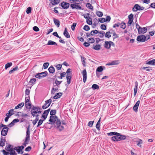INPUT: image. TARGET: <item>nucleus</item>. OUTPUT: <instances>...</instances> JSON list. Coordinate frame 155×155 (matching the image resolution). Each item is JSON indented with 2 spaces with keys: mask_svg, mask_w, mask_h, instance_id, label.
<instances>
[{
  "mask_svg": "<svg viewBox=\"0 0 155 155\" xmlns=\"http://www.w3.org/2000/svg\"><path fill=\"white\" fill-rule=\"evenodd\" d=\"M5 150L8 151L10 152L13 149V146L10 144H9L7 147L5 148Z\"/></svg>",
  "mask_w": 155,
  "mask_h": 155,
  "instance_id": "nucleus-19",
  "label": "nucleus"
},
{
  "mask_svg": "<svg viewBox=\"0 0 155 155\" xmlns=\"http://www.w3.org/2000/svg\"><path fill=\"white\" fill-rule=\"evenodd\" d=\"M14 114V109H10L8 112V113H7L6 115L10 117L12 115Z\"/></svg>",
  "mask_w": 155,
  "mask_h": 155,
  "instance_id": "nucleus-15",
  "label": "nucleus"
},
{
  "mask_svg": "<svg viewBox=\"0 0 155 155\" xmlns=\"http://www.w3.org/2000/svg\"><path fill=\"white\" fill-rule=\"evenodd\" d=\"M52 100L51 99L47 100L45 101V104L42 106V108L45 109L48 107L50 106Z\"/></svg>",
  "mask_w": 155,
  "mask_h": 155,
  "instance_id": "nucleus-6",
  "label": "nucleus"
},
{
  "mask_svg": "<svg viewBox=\"0 0 155 155\" xmlns=\"http://www.w3.org/2000/svg\"><path fill=\"white\" fill-rule=\"evenodd\" d=\"M54 21L55 24L58 27H59L60 23L59 21L55 18H54Z\"/></svg>",
  "mask_w": 155,
  "mask_h": 155,
  "instance_id": "nucleus-22",
  "label": "nucleus"
},
{
  "mask_svg": "<svg viewBox=\"0 0 155 155\" xmlns=\"http://www.w3.org/2000/svg\"><path fill=\"white\" fill-rule=\"evenodd\" d=\"M56 110H51L50 112V114L51 116H53L56 113Z\"/></svg>",
  "mask_w": 155,
  "mask_h": 155,
  "instance_id": "nucleus-41",
  "label": "nucleus"
},
{
  "mask_svg": "<svg viewBox=\"0 0 155 155\" xmlns=\"http://www.w3.org/2000/svg\"><path fill=\"white\" fill-rule=\"evenodd\" d=\"M62 82V81H59L57 79H56L55 81V84H56L57 86H58Z\"/></svg>",
  "mask_w": 155,
  "mask_h": 155,
  "instance_id": "nucleus-48",
  "label": "nucleus"
},
{
  "mask_svg": "<svg viewBox=\"0 0 155 155\" xmlns=\"http://www.w3.org/2000/svg\"><path fill=\"white\" fill-rule=\"evenodd\" d=\"M9 154L10 155H16L17 153L13 149L9 152Z\"/></svg>",
  "mask_w": 155,
  "mask_h": 155,
  "instance_id": "nucleus-42",
  "label": "nucleus"
},
{
  "mask_svg": "<svg viewBox=\"0 0 155 155\" xmlns=\"http://www.w3.org/2000/svg\"><path fill=\"white\" fill-rule=\"evenodd\" d=\"M38 120V118L37 117H36V119L33 121L32 124L34 125H35V124H36Z\"/></svg>",
  "mask_w": 155,
  "mask_h": 155,
  "instance_id": "nucleus-57",
  "label": "nucleus"
},
{
  "mask_svg": "<svg viewBox=\"0 0 155 155\" xmlns=\"http://www.w3.org/2000/svg\"><path fill=\"white\" fill-rule=\"evenodd\" d=\"M137 145L140 147H141V144L143 143V141L140 139H138V140L136 141Z\"/></svg>",
  "mask_w": 155,
  "mask_h": 155,
  "instance_id": "nucleus-23",
  "label": "nucleus"
},
{
  "mask_svg": "<svg viewBox=\"0 0 155 155\" xmlns=\"http://www.w3.org/2000/svg\"><path fill=\"white\" fill-rule=\"evenodd\" d=\"M48 70L50 73L53 74L55 71L54 68L52 66H51L48 69Z\"/></svg>",
  "mask_w": 155,
  "mask_h": 155,
  "instance_id": "nucleus-26",
  "label": "nucleus"
},
{
  "mask_svg": "<svg viewBox=\"0 0 155 155\" xmlns=\"http://www.w3.org/2000/svg\"><path fill=\"white\" fill-rule=\"evenodd\" d=\"M63 34L64 36L67 38H69L70 37L69 33L67 31V28H65V29L64 30Z\"/></svg>",
  "mask_w": 155,
  "mask_h": 155,
  "instance_id": "nucleus-14",
  "label": "nucleus"
},
{
  "mask_svg": "<svg viewBox=\"0 0 155 155\" xmlns=\"http://www.w3.org/2000/svg\"><path fill=\"white\" fill-rule=\"evenodd\" d=\"M101 28L103 30H106L107 29L106 26L104 24H102L101 25Z\"/></svg>",
  "mask_w": 155,
  "mask_h": 155,
  "instance_id": "nucleus-50",
  "label": "nucleus"
},
{
  "mask_svg": "<svg viewBox=\"0 0 155 155\" xmlns=\"http://www.w3.org/2000/svg\"><path fill=\"white\" fill-rule=\"evenodd\" d=\"M147 28L146 27L142 28L141 27L139 29H138V33L139 34H144L147 32Z\"/></svg>",
  "mask_w": 155,
  "mask_h": 155,
  "instance_id": "nucleus-12",
  "label": "nucleus"
},
{
  "mask_svg": "<svg viewBox=\"0 0 155 155\" xmlns=\"http://www.w3.org/2000/svg\"><path fill=\"white\" fill-rule=\"evenodd\" d=\"M146 37L144 35H141L137 36V41L141 42H144L146 40Z\"/></svg>",
  "mask_w": 155,
  "mask_h": 155,
  "instance_id": "nucleus-5",
  "label": "nucleus"
},
{
  "mask_svg": "<svg viewBox=\"0 0 155 155\" xmlns=\"http://www.w3.org/2000/svg\"><path fill=\"white\" fill-rule=\"evenodd\" d=\"M36 81V79L34 78L31 79L29 83H30L31 85L35 83V82Z\"/></svg>",
  "mask_w": 155,
  "mask_h": 155,
  "instance_id": "nucleus-33",
  "label": "nucleus"
},
{
  "mask_svg": "<svg viewBox=\"0 0 155 155\" xmlns=\"http://www.w3.org/2000/svg\"><path fill=\"white\" fill-rule=\"evenodd\" d=\"M49 121L50 122L47 123V124H54L55 123L56 124L55 127L60 131L64 129V127L63 126L61 125V122L60 120L58 119V117L56 116H51Z\"/></svg>",
  "mask_w": 155,
  "mask_h": 155,
  "instance_id": "nucleus-1",
  "label": "nucleus"
},
{
  "mask_svg": "<svg viewBox=\"0 0 155 155\" xmlns=\"http://www.w3.org/2000/svg\"><path fill=\"white\" fill-rule=\"evenodd\" d=\"M30 132L29 131V127L28 126L27 128V130L26 131V136L30 137Z\"/></svg>",
  "mask_w": 155,
  "mask_h": 155,
  "instance_id": "nucleus-45",
  "label": "nucleus"
},
{
  "mask_svg": "<svg viewBox=\"0 0 155 155\" xmlns=\"http://www.w3.org/2000/svg\"><path fill=\"white\" fill-rule=\"evenodd\" d=\"M48 114L47 113H45V111H44V112L42 115V117L44 119V120H45L46 119Z\"/></svg>",
  "mask_w": 155,
  "mask_h": 155,
  "instance_id": "nucleus-39",
  "label": "nucleus"
},
{
  "mask_svg": "<svg viewBox=\"0 0 155 155\" xmlns=\"http://www.w3.org/2000/svg\"><path fill=\"white\" fill-rule=\"evenodd\" d=\"M61 67L62 65L61 64H57L56 66L57 69L58 70H61Z\"/></svg>",
  "mask_w": 155,
  "mask_h": 155,
  "instance_id": "nucleus-60",
  "label": "nucleus"
},
{
  "mask_svg": "<svg viewBox=\"0 0 155 155\" xmlns=\"http://www.w3.org/2000/svg\"><path fill=\"white\" fill-rule=\"evenodd\" d=\"M110 34V31L107 32L105 35V37L108 38H109L111 36Z\"/></svg>",
  "mask_w": 155,
  "mask_h": 155,
  "instance_id": "nucleus-36",
  "label": "nucleus"
},
{
  "mask_svg": "<svg viewBox=\"0 0 155 155\" xmlns=\"http://www.w3.org/2000/svg\"><path fill=\"white\" fill-rule=\"evenodd\" d=\"M13 149L14 150V151L15 150H16L17 151V152H18V153H19V146H18L17 147H15L14 148H13Z\"/></svg>",
  "mask_w": 155,
  "mask_h": 155,
  "instance_id": "nucleus-52",
  "label": "nucleus"
},
{
  "mask_svg": "<svg viewBox=\"0 0 155 155\" xmlns=\"http://www.w3.org/2000/svg\"><path fill=\"white\" fill-rule=\"evenodd\" d=\"M86 6L88 8L92 10L93 9V7L91 5L90 3H87L86 5Z\"/></svg>",
  "mask_w": 155,
  "mask_h": 155,
  "instance_id": "nucleus-30",
  "label": "nucleus"
},
{
  "mask_svg": "<svg viewBox=\"0 0 155 155\" xmlns=\"http://www.w3.org/2000/svg\"><path fill=\"white\" fill-rule=\"evenodd\" d=\"M96 14L100 17H101L103 15V13L102 12L99 11L97 12Z\"/></svg>",
  "mask_w": 155,
  "mask_h": 155,
  "instance_id": "nucleus-38",
  "label": "nucleus"
},
{
  "mask_svg": "<svg viewBox=\"0 0 155 155\" xmlns=\"http://www.w3.org/2000/svg\"><path fill=\"white\" fill-rule=\"evenodd\" d=\"M83 79L84 83H85L87 79V73L85 69H84L82 72Z\"/></svg>",
  "mask_w": 155,
  "mask_h": 155,
  "instance_id": "nucleus-9",
  "label": "nucleus"
},
{
  "mask_svg": "<svg viewBox=\"0 0 155 155\" xmlns=\"http://www.w3.org/2000/svg\"><path fill=\"white\" fill-rule=\"evenodd\" d=\"M87 40L88 41H89L90 43H94L95 41L93 38H89Z\"/></svg>",
  "mask_w": 155,
  "mask_h": 155,
  "instance_id": "nucleus-43",
  "label": "nucleus"
},
{
  "mask_svg": "<svg viewBox=\"0 0 155 155\" xmlns=\"http://www.w3.org/2000/svg\"><path fill=\"white\" fill-rule=\"evenodd\" d=\"M147 64L151 65H155V59H153L148 61Z\"/></svg>",
  "mask_w": 155,
  "mask_h": 155,
  "instance_id": "nucleus-21",
  "label": "nucleus"
},
{
  "mask_svg": "<svg viewBox=\"0 0 155 155\" xmlns=\"http://www.w3.org/2000/svg\"><path fill=\"white\" fill-rule=\"evenodd\" d=\"M90 29V27L87 25H85L83 28V29L86 31L89 30Z\"/></svg>",
  "mask_w": 155,
  "mask_h": 155,
  "instance_id": "nucleus-56",
  "label": "nucleus"
},
{
  "mask_svg": "<svg viewBox=\"0 0 155 155\" xmlns=\"http://www.w3.org/2000/svg\"><path fill=\"white\" fill-rule=\"evenodd\" d=\"M99 33L100 34V35H99L100 37L101 38H102L104 36V34L105 33V32L104 31H102V32L100 31L99 32Z\"/></svg>",
  "mask_w": 155,
  "mask_h": 155,
  "instance_id": "nucleus-44",
  "label": "nucleus"
},
{
  "mask_svg": "<svg viewBox=\"0 0 155 155\" xmlns=\"http://www.w3.org/2000/svg\"><path fill=\"white\" fill-rule=\"evenodd\" d=\"M41 108L38 107L33 106L31 110V113L33 117H38L39 114L41 113Z\"/></svg>",
  "mask_w": 155,
  "mask_h": 155,
  "instance_id": "nucleus-2",
  "label": "nucleus"
},
{
  "mask_svg": "<svg viewBox=\"0 0 155 155\" xmlns=\"http://www.w3.org/2000/svg\"><path fill=\"white\" fill-rule=\"evenodd\" d=\"M49 63L48 62L44 63L43 64L44 68L45 69L47 68L49 65Z\"/></svg>",
  "mask_w": 155,
  "mask_h": 155,
  "instance_id": "nucleus-54",
  "label": "nucleus"
},
{
  "mask_svg": "<svg viewBox=\"0 0 155 155\" xmlns=\"http://www.w3.org/2000/svg\"><path fill=\"white\" fill-rule=\"evenodd\" d=\"M71 70L70 68H68L67 69L66 71V73L67 74V75L70 74V75H71Z\"/></svg>",
  "mask_w": 155,
  "mask_h": 155,
  "instance_id": "nucleus-61",
  "label": "nucleus"
},
{
  "mask_svg": "<svg viewBox=\"0 0 155 155\" xmlns=\"http://www.w3.org/2000/svg\"><path fill=\"white\" fill-rule=\"evenodd\" d=\"M77 25L76 23H74L71 26V28L72 30L74 31L75 29V27H76Z\"/></svg>",
  "mask_w": 155,
  "mask_h": 155,
  "instance_id": "nucleus-59",
  "label": "nucleus"
},
{
  "mask_svg": "<svg viewBox=\"0 0 155 155\" xmlns=\"http://www.w3.org/2000/svg\"><path fill=\"white\" fill-rule=\"evenodd\" d=\"M120 28L123 29H124L126 28V24L124 22H122L120 24Z\"/></svg>",
  "mask_w": 155,
  "mask_h": 155,
  "instance_id": "nucleus-51",
  "label": "nucleus"
},
{
  "mask_svg": "<svg viewBox=\"0 0 155 155\" xmlns=\"http://www.w3.org/2000/svg\"><path fill=\"white\" fill-rule=\"evenodd\" d=\"M114 44L111 41H105L104 46L105 48L109 49L110 48L111 45L114 46Z\"/></svg>",
  "mask_w": 155,
  "mask_h": 155,
  "instance_id": "nucleus-3",
  "label": "nucleus"
},
{
  "mask_svg": "<svg viewBox=\"0 0 155 155\" xmlns=\"http://www.w3.org/2000/svg\"><path fill=\"white\" fill-rule=\"evenodd\" d=\"M31 7H29L26 9V13L27 14H29L31 13Z\"/></svg>",
  "mask_w": 155,
  "mask_h": 155,
  "instance_id": "nucleus-47",
  "label": "nucleus"
},
{
  "mask_svg": "<svg viewBox=\"0 0 155 155\" xmlns=\"http://www.w3.org/2000/svg\"><path fill=\"white\" fill-rule=\"evenodd\" d=\"M62 94V93L61 92L57 93L53 97L54 99H57L60 97Z\"/></svg>",
  "mask_w": 155,
  "mask_h": 155,
  "instance_id": "nucleus-17",
  "label": "nucleus"
},
{
  "mask_svg": "<svg viewBox=\"0 0 155 155\" xmlns=\"http://www.w3.org/2000/svg\"><path fill=\"white\" fill-rule=\"evenodd\" d=\"M140 103V101H138L135 104L133 107V109L135 112L137 111V109Z\"/></svg>",
  "mask_w": 155,
  "mask_h": 155,
  "instance_id": "nucleus-13",
  "label": "nucleus"
},
{
  "mask_svg": "<svg viewBox=\"0 0 155 155\" xmlns=\"http://www.w3.org/2000/svg\"><path fill=\"white\" fill-rule=\"evenodd\" d=\"M25 106L27 108L30 109L31 107V104L30 103H25Z\"/></svg>",
  "mask_w": 155,
  "mask_h": 155,
  "instance_id": "nucleus-40",
  "label": "nucleus"
},
{
  "mask_svg": "<svg viewBox=\"0 0 155 155\" xmlns=\"http://www.w3.org/2000/svg\"><path fill=\"white\" fill-rule=\"evenodd\" d=\"M8 128L6 127H4L1 132V134L3 136H5L7 135L8 131Z\"/></svg>",
  "mask_w": 155,
  "mask_h": 155,
  "instance_id": "nucleus-7",
  "label": "nucleus"
},
{
  "mask_svg": "<svg viewBox=\"0 0 155 155\" xmlns=\"http://www.w3.org/2000/svg\"><path fill=\"white\" fill-rule=\"evenodd\" d=\"M144 9L143 7H141L137 4H135L132 9L133 12H136L137 10H142Z\"/></svg>",
  "mask_w": 155,
  "mask_h": 155,
  "instance_id": "nucleus-4",
  "label": "nucleus"
},
{
  "mask_svg": "<svg viewBox=\"0 0 155 155\" xmlns=\"http://www.w3.org/2000/svg\"><path fill=\"white\" fill-rule=\"evenodd\" d=\"M39 73L40 75V76H41V78H43L47 76V72L46 71H45V72H42Z\"/></svg>",
  "mask_w": 155,
  "mask_h": 155,
  "instance_id": "nucleus-25",
  "label": "nucleus"
},
{
  "mask_svg": "<svg viewBox=\"0 0 155 155\" xmlns=\"http://www.w3.org/2000/svg\"><path fill=\"white\" fill-rule=\"evenodd\" d=\"M133 16L134 15L132 14H131L128 16L129 21L127 23V25L128 26H130L133 22L134 20Z\"/></svg>",
  "mask_w": 155,
  "mask_h": 155,
  "instance_id": "nucleus-8",
  "label": "nucleus"
},
{
  "mask_svg": "<svg viewBox=\"0 0 155 155\" xmlns=\"http://www.w3.org/2000/svg\"><path fill=\"white\" fill-rule=\"evenodd\" d=\"M33 30L35 31H39V29L37 27L35 26L33 27Z\"/></svg>",
  "mask_w": 155,
  "mask_h": 155,
  "instance_id": "nucleus-64",
  "label": "nucleus"
},
{
  "mask_svg": "<svg viewBox=\"0 0 155 155\" xmlns=\"http://www.w3.org/2000/svg\"><path fill=\"white\" fill-rule=\"evenodd\" d=\"M29 140H30V137L26 136L25 138V142H27V143H28Z\"/></svg>",
  "mask_w": 155,
  "mask_h": 155,
  "instance_id": "nucleus-63",
  "label": "nucleus"
},
{
  "mask_svg": "<svg viewBox=\"0 0 155 155\" xmlns=\"http://www.w3.org/2000/svg\"><path fill=\"white\" fill-rule=\"evenodd\" d=\"M99 33V31L96 30L92 31L91 32V35H94L95 34H97Z\"/></svg>",
  "mask_w": 155,
  "mask_h": 155,
  "instance_id": "nucleus-34",
  "label": "nucleus"
},
{
  "mask_svg": "<svg viewBox=\"0 0 155 155\" xmlns=\"http://www.w3.org/2000/svg\"><path fill=\"white\" fill-rule=\"evenodd\" d=\"M91 87L93 90L98 89L99 88V86L95 84H93Z\"/></svg>",
  "mask_w": 155,
  "mask_h": 155,
  "instance_id": "nucleus-31",
  "label": "nucleus"
},
{
  "mask_svg": "<svg viewBox=\"0 0 155 155\" xmlns=\"http://www.w3.org/2000/svg\"><path fill=\"white\" fill-rule=\"evenodd\" d=\"M48 45H57V44L55 42L51 41V40H49L48 41V43L47 44Z\"/></svg>",
  "mask_w": 155,
  "mask_h": 155,
  "instance_id": "nucleus-24",
  "label": "nucleus"
},
{
  "mask_svg": "<svg viewBox=\"0 0 155 155\" xmlns=\"http://www.w3.org/2000/svg\"><path fill=\"white\" fill-rule=\"evenodd\" d=\"M94 123V121H90L89 122L88 124V126L92 127Z\"/></svg>",
  "mask_w": 155,
  "mask_h": 155,
  "instance_id": "nucleus-58",
  "label": "nucleus"
},
{
  "mask_svg": "<svg viewBox=\"0 0 155 155\" xmlns=\"http://www.w3.org/2000/svg\"><path fill=\"white\" fill-rule=\"evenodd\" d=\"M119 64L118 61H114L110 63H109L107 65H117Z\"/></svg>",
  "mask_w": 155,
  "mask_h": 155,
  "instance_id": "nucleus-18",
  "label": "nucleus"
},
{
  "mask_svg": "<svg viewBox=\"0 0 155 155\" xmlns=\"http://www.w3.org/2000/svg\"><path fill=\"white\" fill-rule=\"evenodd\" d=\"M12 65V63L11 62L8 63L5 65V69L6 70L8 68H10V67H11Z\"/></svg>",
  "mask_w": 155,
  "mask_h": 155,
  "instance_id": "nucleus-28",
  "label": "nucleus"
},
{
  "mask_svg": "<svg viewBox=\"0 0 155 155\" xmlns=\"http://www.w3.org/2000/svg\"><path fill=\"white\" fill-rule=\"evenodd\" d=\"M58 91V87L53 88L51 90V94H54L55 92Z\"/></svg>",
  "mask_w": 155,
  "mask_h": 155,
  "instance_id": "nucleus-32",
  "label": "nucleus"
},
{
  "mask_svg": "<svg viewBox=\"0 0 155 155\" xmlns=\"http://www.w3.org/2000/svg\"><path fill=\"white\" fill-rule=\"evenodd\" d=\"M70 4L67 2H63L61 3V6L63 8L67 9L69 7Z\"/></svg>",
  "mask_w": 155,
  "mask_h": 155,
  "instance_id": "nucleus-11",
  "label": "nucleus"
},
{
  "mask_svg": "<svg viewBox=\"0 0 155 155\" xmlns=\"http://www.w3.org/2000/svg\"><path fill=\"white\" fill-rule=\"evenodd\" d=\"M80 56L81 58V61L82 62V64L84 66H85V60H86V59L84 57H82L81 55Z\"/></svg>",
  "mask_w": 155,
  "mask_h": 155,
  "instance_id": "nucleus-35",
  "label": "nucleus"
},
{
  "mask_svg": "<svg viewBox=\"0 0 155 155\" xmlns=\"http://www.w3.org/2000/svg\"><path fill=\"white\" fill-rule=\"evenodd\" d=\"M92 19L91 18H89L87 20V23L89 25H91L92 24Z\"/></svg>",
  "mask_w": 155,
  "mask_h": 155,
  "instance_id": "nucleus-37",
  "label": "nucleus"
},
{
  "mask_svg": "<svg viewBox=\"0 0 155 155\" xmlns=\"http://www.w3.org/2000/svg\"><path fill=\"white\" fill-rule=\"evenodd\" d=\"M53 35L55 36H56L57 37L59 38H61V37H60L58 35V33H57V32H54L53 33Z\"/></svg>",
  "mask_w": 155,
  "mask_h": 155,
  "instance_id": "nucleus-62",
  "label": "nucleus"
},
{
  "mask_svg": "<svg viewBox=\"0 0 155 155\" xmlns=\"http://www.w3.org/2000/svg\"><path fill=\"white\" fill-rule=\"evenodd\" d=\"M116 134L111 137V140L114 141H118L119 135H120V134L116 132Z\"/></svg>",
  "mask_w": 155,
  "mask_h": 155,
  "instance_id": "nucleus-10",
  "label": "nucleus"
},
{
  "mask_svg": "<svg viewBox=\"0 0 155 155\" xmlns=\"http://www.w3.org/2000/svg\"><path fill=\"white\" fill-rule=\"evenodd\" d=\"M103 70V66H100L98 67L96 70V73H97V72H101Z\"/></svg>",
  "mask_w": 155,
  "mask_h": 155,
  "instance_id": "nucleus-29",
  "label": "nucleus"
},
{
  "mask_svg": "<svg viewBox=\"0 0 155 155\" xmlns=\"http://www.w3.org/2000/svg\"><path fill=\"white\" fill-rule=\"evenodd\" d=\"M71 75H70V74L67 75L66 79L67 80V83L68 84H69L71 83Z\"/></svg>",
  "mask_w": 155,
  "mask_h": 155,
  "instance_id": "nucleus-20",
  "label": "nucleus"
},
{
  "mask_svg": "<svg viewBox=\"0 0 155 155\" xmlns=\"http://www.w3.org/2000/svg\"><path fill=\"white\" fill-rule=\"evenodd\" d=\"M116 132H110L109 133H107V134L108 136H113V135H114L117 134H116Z\"/></svg>",
  "mask_w": 155,
  "mask_h": 155,
  "instance_id": "nucleus-49",
  "label": "nucleus"
},
{
  "mask_svg": "<svg viewBox=\"0 0 155 155\" xmlns=\"http://www.w3.org/2000/svg\"><path fill=\"white\" fill-rule=\"evenodd\" d=\"M118 138V141L126 139V137L125 135H122L120 134V135H119Z\"/></svg>",
  "mask_w": 155,
  "mask_h": 155,
  "instance_id": "nucleus-16",
  "label": "nucleus"
},
{
  "mask_svg": "<svg viewBox=\"0 0 155 155\" xmlns=\"http://www.w3.org/2000/svg\"><path fill=\"white\" fill-rule=\"evenodd\" d=\"M2 152L3 153L4 155H8L9 154V152L6 151L4 150H2Z\"/></svg>",
  "mask_w": 155,
  "mask_h": 155,
  "instance_id": "nucleus-46",
  "label": "nucleus"
},
{
  "mask_svg": "<svg viewBox=\"0 0 155 155\" xmlns=\"http://www.w3.org/2000/svg\"><path fill=\"white\" fill-rule=\"evenodd\" d=\"M44 120H39V121L38 122V125L37 126V127H38L39 126H40L42 124V123H43V121Z\"/></svg>",
  "mask_w": 155,
  "mask_h": 155,
  "instance_id": "nucleus-53",
  "label": "nucleus"
},
{
  "mask_svg": "<svg viewBox=\"0 0 155 155\" xmlns=\"http://www.w3.org/2000/svg\"><path fill=\"white\" fill-rule=\"evenodd\" d=\"M101 45H97L95 46H93L92 47L93 49L96 50H99L101 48Z\"/></svg>",
  "mask_w": 155,
  "mask_h": 155,
  "instance_id": "nucleus-27",
  "label": "nucleus"
},
{
  "mask_svg": "<svg viewBox=\"0 0 155 155\" xmlns=\"http://www.w3.org/2000/svg\"><path fill=\"white\" fill-rule=\"evenodd\" d=\"M119 37L118 35L116 34L115 32H114L113 34V40H114V39L115 38H118Z\"/></svg>",
  "mask_w": 155,
  "mask_h": 155,
  "instance_id": "nucleus-55",
  "label": "nucleus"
}]
</instances>
